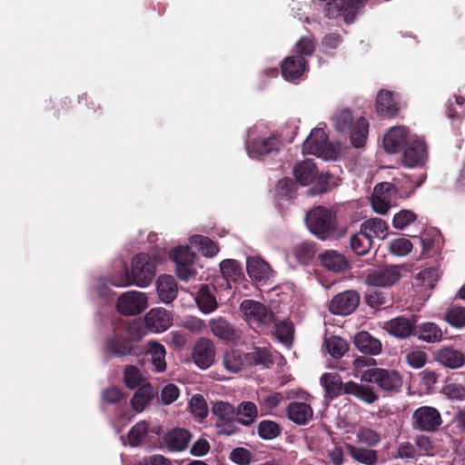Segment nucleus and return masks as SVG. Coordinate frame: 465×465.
I'll return each instance as SVG.
<instances>
[{"instance_id": "nucleus-42", "label": "nucleus", "mask_w": 465, "mask_h": 465, "mask_svg": "<svg viewBox=\"0 0 465 465\" xmlns=\"http://www.w3.org/2000/svg\"><path fill=\"white\" fill-rule=\"evenodd\" d=\"M419 338L430 343L440 341L443 336L440 328L433 322L420 324L419 326Z\"/></svg>"}, {"instance_id": "nucleus-28", "label": "nucleus", "mask_w": 465, "mask_h": 465, "mask_svg": "<svg viewBox=\"0 0 465 465\" xmlns=\"http://www.w3.org/2000/svg\"><path fill=\"white\" fill-rule=\"evenodd\" d=\"M278 139L275 136L271 135L267 138H259L253 141L250 145H248L247 153L250 157L257 158L278 150Z\"/></svg>"}, {"instance_id": "nucleus-31", "label": "nucleus", "mask_w": 465, "mask_h": 465, "mask_svg": "<svg viewBox=\"0 0 465 465\" xmlns=\"http://www.w3.org/2000/svg\"><path fill=\"white\" fill-rule=\"evenodd\" d=\"M209 326L213 335L224 341H234L239 337L231 324L222 317L210 320Z\"/></svg>"}, {"instance_id": "nucleus-32", "label": "nucleus", "mask_w": 465, "mask_h": 465, "mask_svg": "<svg viewBox=\"0 0 465 465\" xmlns=\"http://www.w3.org/2000/svg\"><path fill=\"white\" fill-rule=\"evenodd\" d=\"M220 269L223 277V279L226 282V289L232 288L231 282H236L243 278L242 268L235 260H223L220 263Z\"/></svg>"}, {"instance_id": "nucleus-43", "label": "nucleus", "mask_w": 465, "mask_h": 465, "mask_svg": "<svg viewBox=\"0 0 465 465\" xmlns=\"http://www.w3.org/2000/svg\"><path fill=\"white\" fill-rule=\"evenodd\" d=\"M372 244V240L361 229L351 237V248L357 255L367 253Z\"/></svg>"}, {"instance_id": "nucleus-25", "label": "nucleus", "mask_w": 465, "mask_h": 465, "mask_svg": "<svg viewBox=\"0 0 465 465\" xmlns=\"http://www.w3.org/2000/svg\"><path fill=\"white\" fill-rule=\"evenodd\" d=\"M384 330L394 337L404 339L413 332L414 323L408 318L397 317L385 322Z\"/></svg>"}, {"instance_id": "nucleus-15", "label": "nucleus", "mask_w": 465, "mask_h": 465, "mask_svg": "<svg viewBox=\"0 0 465 465\" xmlns=\"http://www.w3.org/2000/svg\"><path fill=\"white\" fill-rule=\"evenodd\" d=\"M359 302V293L349 290L335 295L330 302L329 310L333 314L349 315L358 307Z\"/></svg>"}, {"instance_id": "nucleus-13", "label": "nucleus", "mask_w": 465, "mask_h": 465, "mask_svg": "<svg viewBox=\"0 0 465 465\" xmlns=\"http://www.w3.org/2000/svg\"><path fill=\"white\" fill-rule=\"evenodd\" d=\"M414 428L423 431H433L442 423L439 411L430 406H422L415 410L412 414Z\"/></svg>"}, {"instance_id": "nucleus-57", "label": "nucleus", "mask_w": 465, "mask_h": 465, "mask_svg": "<svg viewBox=\"0 0 465 465\" xmlns=\"http://www.w3.org/2000/svg\"><path fill=\"white\" fill-rule=\"evenodd\" d=\"M405 359L411 367L420 369L425 365L427 354L423 351L411 349L406 353Z\"/></svg>"}, {"instance_id": "nucleus-8", "label": "nucleus", "mask_w": 465, "mask_h": 465, "mask_svg": "<svg viewBox=\"0 0 465 465\" xmlns=\"http://www.w3.org/2000/svg\"><path fill=\"white\" fill-rule=\"evenodd\" d=\"M361 379L362 381L378 384L383 391H395L402 385V379L398 371L381 368L366 370Z\"/></svg>"}, {"instance_id": "nucleus-33", "label": "nucleus", "mask_w": 465, "mask_h": 465, "mask_svg": "<svg viewBox=\"0 0 465 465\" xmlns=\"http://www.w3.org/2000/svg\"><path fill=\"white\" fill-rule=\"evenodd\" d=\"M107 351L116 356L128 355L133 351V345L130 341L120 333H114L106 341Z\"/></svg>"}, {"instance_id": "nucleus-52", "label": "nucleus", "mask_w": 465, "mask_h": 465, "mask_svg": "<svg viewBox=\"0 0 465 465\" xmlns=\"http://www.w3.org/2000/svg\"><path fill=\"white\" fill-rule=\"evenodd\" d=\"M358 440L369 446H375L381 440V436L374 430L368 427H360L356 431Z\"/></svg>"}, {"instance_id": "nucleus-49", "label": "nucleus", "mask_w": 465, "mask_h": 465, "mask_svg": "<svg viewBox=\"0 0 465 465\" xmlns=\"http://www.w3.org/2000/svg\"><path fill=\"white\" fill-rule=\"evenodd\" d=\"M124 381L126 387L132 390L146 383L141 371L134 366H127L125 368Z\"/></svg>"}, {"instance_id": "nucleus-2", "label": "nucleus", "mask_w": 465, "mask_h": 465, "mask_svg": "<svg viewBox=\"0 0 465 465\" xmlns=\"http://www.w3.org/2000/svg\"><path fill=\"white\" fill-rule=\"evenodd\" d=\"M321 384L324 387L326 393L331 397L343 391L367 403H373L378 399L371 387L353 381L342 383L341 378L337 373H324L321 377Z\"/></svg>"}, {"instance_id": "nucleus-10", "label": "nucleus", "mask_w": 465, "mask_h": 465, "mask_svg": "<svg viewBox=\"0 0 465 465\" xmlns=\"http://www.w3.org/2000/svg\"><path fill=\"white\" fill-rule=\"evenodd\" d=\"M148 307V297L144 292L129 291L124 292L117 300L116 308L124 315H136Z\"/></svg>"}, {"instance_id": "nucleus-24", "label": "nucleus", "mask_w": 465, "mask_h": 465, "mask_svg": "<svg viewBox=\"0 0 465 465\" xmlns=\"http://www.w3.org/2000/svg\"><path fill=\"white\" fill-rule=\"evenodd\" d=\"M213 291L214 287L203 284L195 296V302L199 310L204 314L212 313L218 307Z\"/></svg>"}, {"instance_id": "nucleus-21", "label": "nucleus", "mask_w": 465, "mask_h": 465, "mask_svg": "<svg viewBox=\"0 0 465 465\" xmlns=\"http://www.w3.org/2000/svg\"><path fill=\"white\" fill-rule=\"evenodd\" d=\"M156 291L160 300L164 303L173 302L178 293L175 279L172 275H160L156 281Z\"/></svg>"}, {"instance_id": "nucleus-18", "label": "nucleus", "mask_w": 465, "mask_h": 465, "mask_svg": "<svg viewBox=\"0 0 465 465\" xmlns=\"http://www.w3.org/2000/svg\"><path fill=\"white\" fill-rule=\"evenodd\" d=\"M145 323L152 331L163 332L173 324V316L163 308H153L146 313Z\"/></svg>"}, {"instance_id": "nucleus-29", "label": "nucleus", "mask_w": 465, "mask_h": 465, "mask_svg": "<svg viewBox=\"0 0 465 465\" xmlns=\"http://www.w3.org/2000/svg\"><path fill=\"white\" fill-rule=\"evenodd\" d=\"M156 392L157 391L150 383L142 384L137 388V391L132 398L131 404L133 409L136 412H142L153 399Z\"/></svg>"}, {"instance_id": "nucleus-4", "label": "nucleus", "mask_w": 465, "mask_h": 465, "mask_svg": "<svg viewBox=\"0 0 465 465\" xmlns=\"http://www.w3.org/2000/svg\"><path fill=\"white\" fill-rule=\"evenodd\" d=\"M293 173L296 180L302 185L313 183V187L310 190L312 194L322 193L336 183H331V177L330 174H318L315 163L311 160H305L297 163L293 168Z\"/></svg>"}, {"instance_id": "nucleus-22", "label": "nucleus", "mask_w": 465, "mask_h": 465, "mask_svg": "<svg viewBox=\"0 0 465 465\" xmlns=\"http://www.w3.org/2000/svg\"><path fill=\"white\" fill-rule=\"evenodd\" d=\"M306 69L305 60L301 56L287 57L282 65V74L285 80L295 82L300 79Z\"/></svg>"}, {"instance_id": "nucleus-58", "label": "nucleus", "mask_w": 465, "mask_h": 465, "mask_svg": "<svg viewBox=\"0 0 465 465\" xmlns=\"http://www.w3.org/2000/svg\"><path fill=\"white\" fill-rule=\"evenodd\" d=\"M416 219V215L408 210H401L396 213L392 224L397 229H403Z\"/></svg>"}, {"instance_id": "nucleus-30", "label": "nucleus", "mask_w": 465, "mask_h": 465, "mask_svg": "<svg viewBox=\"0 0 465 465\" xmlns=\"http://www.w3.org/2000/svg\"><path fill=\"white\" fill-rule=\"evenodd\" d=\"M287 413L290 420L299 425H302L312 418L313 412L309 403L293 401L289 404Z\"/></svg>"}, {"instance_id": "nucleus-51", "label": "nucleus", "mask_w": 465, "mask_h": 465, "mask_svg": "<svg viewBox=\"0 0 465 465\" xmlns=\"http://www.w3.org/2000/svg\"><path fill=\"white\" fill-rule=\"evenodd\" d=\"M328 353L333 358H341L347 351L346 341L339 337H330L325 340Z\"/></svg>"}, {"instance_id": "nucleus-20", "label": "nucleus", "mask_w": 465, "mask_h": 465, "mask_svg": "<svg viewBox=\"0 0 465 465\" xmlns=\"http://www.w3.org/2000/svg\"><path fill=\"white\" fill-rule=\"evenodd\" d=\"M427 157L426 146L420 139L413 140L404 150L402 163L407 167L422 165Z\"/></svg>"}, {"instance_id": "nucleus-27", "label": "nucleus", "mask_w": 465, "mask_h": 465, "mask_svg": "<svg viewBox=\"0 0 465 465\" xmlns=\"http://www.w3.org/2000/svg\"><path fill=\"white\" fill-rule=\"evenodd\" d=\"M355 347L364 354L378 355L381 351V342L367 331H360L354 336Z\"/></svg>"}, {"instance_id": "nucleus-38", "label": "nucleus", "mask_w": 465, "mask_h": 465, "mask_svg": "<svg viewBox=\"0 0 465 465\" xmlns=\"http://www.w3.org/2000/svg\"><path fill=\"white\" fill-rule=\"evenodd\" d=\"M376 108L379 113L388 115H394L399 109L397 103L392 97V94L383 90L377 95Z\"/></svg>"}, {"instance_id": "nucleus-47", "label": "nucleus", "mask_w": 465, "mask_h": 465, "mask_svg": "<svg viewBox=\"0 0 465 465\" xmlns=\"http://www.w3.org/2000/svg\"><path fill=\"white\" fill-rule=\"evenodd\" d=\"M149 431V424L145 421L137 422L129 431L128 440L133 447L140 445Z\"/></svg>"}, {"instance_id": "nucleus-26", "label": "nucleus", "mask_w": 465, "mask_h": 465, "mask_svg": "<svg viewBox=\"0 0 465 465\" xmlns=\"http://www.w3.org/2000/svg\"><path fill=\"white\" fill-rule=\"evenodd\" d=\"M191 440V434L184 429H173L169 430L163 437L164 443L170 450H183Z\"/></svg>"}, {"instance_id": "nucleus-16", "label": "nucleus", "mask_w": 465, "mask_h": 465, "mask_svg": "<svg viewBox=\"0 0 465 465\" xmlns=\"http://www.w3.org/2000/svg\"><path fill=\"white\" fill-rule=\"evenodd\" d=\"M192 359L195 365L202 370L211 367L215 360L213 342L207 338L199 339L193 348Z\"/></svg>"}, {"instance_id": "nucleus-5", "label": "nucleus", "mask_w": 465, "mask_h": 465, "mask_svg": "<svg viewBox=\"0 0 465 465\" xmlns=\"http://www.w3.org/2000/svg\"><path fill=\"white\" fill-rule=\"evenodd\" d=\"M240 312L251 327L259 331H263V329L270 327L273 322L272 312L257 301H242L240 304Z\"/></svg>"}, {"instance_id": "nucleus-12", "label": "nucleus", "mask_w": 465, "mask_h": 465, "mask_svg": "<svg viewBox=\"0 0 465 465\" xmlns=\"http://www.w3.org/2000/svg\"><path fill=\"white\" fill-rule=\"evenodd\" d=\"M396 191L390 183H381L373 190L371 206L375 213L386 214L395 203Z\"/></svg>"}, {"instance_id": "nucleus-63", "label": "nucleus", "mask_w": 465, "mask_h": 465, "mask_svg": "<svg viewBox=\"0 0 465 465\" xmlns=\"http://www.w3.org/2000/svg\"><path fill=\"white\" fill-rule=\"evenodd\" d=\"M183 326L193 333H199L204 330L205 323L200 318L190 317L183 322Z\"/></svg>"}, {"instance_id": "nucleus-11", "label": "nucleus", "mask_w": 465, "mask_h": 465, "mask_svg": "<svg viewBox=\"0 0 465 465\" xmlns=\"http://www.w3.org/2000/svg\"><path fill=\"white\" fill-rule=\"evenodd\" d=\"M366 0H331L325 8L326 15L329 18H336L343 15L346 23L353 21L357 12L362 8Z\"/></svg>"}, {"instance_id": "nucleus-45", "label": "nucleus", "mask_w": 465, "mask_h": 465, "mask_svg": "<svg viewBox=\"0 0 465 465\" xmlns=\"http://www.w3.org/2000/svg\"><path fill=\"white\" fill-rule=\"evenodd\" d=\"M213 413L224 422H231L236 416L234 407L225 401H216L213 404Z\"/></svg>"}, {"instance_id": "nucleus-34", "label": "nucleus", "mask_w": 465, "mask_h": 465, "mask_svg": "<svg viewBox=\"0 0 465 465\" xmlns=\"http://www.w3.org/2000/svg\"><path fill=\"white\" fill-rule=\"evenodd\" d=\"M322 264L330 271L340 272L348 267L345 257L336 251H326L320 255Z\"/></svg>"}, {"instance_id": "nucleus-23", "label": "nucleus", "mask_w": 465, "mask_h": 465, "mask_svg": "<svg viewBox=\"0 0 465 465\" xmlns=\"http://www.w3.org/2000/svg\"><path fill=\"white\" fill-rule=\"evenodd\" d=\"M408 138V132L403 126L391 128L384 135L383 144L388 153H395L400 151Z\"/></svg>"}, {"instance_id": "nucleus-7", "label": "nucleus", "mask_w": 465, "mask_h": 465, "mask_svg": "<svg viewBox=\"0 0 465 465\" xmlns=\"http://www.w3.org/2000/svg\"><path fill=\"white\" fill-rule=\"evenodd\" d=\"M334 215L328 208L318 206L306 215L309 230L319 239H328L333 228Z\"/></svg>"}, {"instance_id": "nucleus-17", "label": "nucleus", "mask_w": 465, "mask_h": 465, "mask_svg": "<svg viewBox=\"0 0 465 465\" xmlns=\"http://www.w3.org/2000/svg\"><path fill=\"white\" fill-rule=\"evenodd\" d=\"M246 269L249 277L258 282H267L273 275V270L269 263L260 256H250L246 260Z\"/></svg>"}, {"instance_id": "nucleus-40", "label": "nucleus", "mask_w": 465, "mask_h": 465, "mask_svg": "<svg viewBox=\"0 0 465 465\" xmlns=\"http://www.w3.org/2000/svg\"><path fill=\"white\" fill-rule=\"evenodd\" d=\"M192 246L197 247L203 255L213 257L218 253L219 248L211 239L203 235H193L189 239Z\"/></svg>"}, {"instance_id": "nucleus-61", "label": "nucleus", "mask_w": 465, "mask_h": 465, "mask_svg": "<svg viewBox=\"0 0 465 465\" xmlns=\"http://www.w3.org/2000/svg\"><path fill=\"white\" fill-rule=\"evenodd\" d=\"M210 450V443L204 438L198 439L191 447V454L195 457L206 455Z\"/></svg>"}, {"instance_id": "nucleus-44", "label": "nucleus", "mask_w": 465, "mask_h": 465, "mask_svg": "<svg viewBox=\"0 0 465 465\" xmlns=\"http://www.w3.org/2000/svg\"><path fill=\"white\" fill-rule=\"evenodd\" d=\"M444 320L452 327H465V308L457 305L450 307L445 312Z\"/></svg>"}, {"instance_id": "nucleus-3", "label": "nucleus", "mask_w": 465, "mask_h": 465, "mask_svg": "<svg viewBox=\"0 0 465 465\" xmlns=\"http://www.w3.org/2000/svg\"><path fill=\"white\" fill-rule=\"evenodd\" d=\"M331 121L337 132L350 134L355 147L364 145L369 131V124L364 118L360 117L354 121L350 110L339 109L333 114Z\"/></svg>"}, {"instance_id": "nucleus-39", "label": "nucleus", "mask_w": 465, "mask_h": 465, "mask_svg": "<svg viewBox=\"0 0 465 465\" xmlns=\"http://www.w3.org/2000/svg\"><path fill=\"white\" fill-rule=\"evenodd\" d=\"M224 368L232 373L240 371L246 365L245 355L236 350L227 351L223 361Z\"/></svg>"}, {"instance_id": "nucleus-56", "label": "nucleus", "mask_w": 465, "mask_h": 465, "mask_svg": "<svg viewBox=\"0 0 465 465\" xmlns=\"http://www.w3.org/2000/svg\"><path fill=\"white\" fill-rule=\"evenodd\" d=\"M189 405L191 412L194 416L201 419L206 417L208 412L207 403L202 395H193Z\"/></svg>"}, {"instance_id": "nucleus-62", "label": "nucleus", "mask_w": 465, "mask_h": 465, "mask_svg": "<svg viewBox=\"0 0 465 465\" xmlns=\"http://www.w3.org/2000/svg\"><path fill=\"white\" fill-rule=\"evenodd\" d=\"M122 397V391L115 386H110L102 392L103 400L108 403H116Z\"/></svg>"}, {"instance_id": "nucleus-50", "label": "nucleus", "mask_w": 465, "mask_h": 465, "mask_svg": "<svg viewBox=\"0 0 465 465\" xmlns=\"http://www.w3.org/2000/svg\"><path fill=\"white\" fill-rule=\"evenodd\" d=\"M439 277V272L436 268H427L420 271L415 279L420 286L431 289L435 286Z\"/></svg>"}, {"instance_id": "nucleus-9", "label": "nucleus", "mask_w": 465, "mask_h": 465, "mask_svg": "<svg viewBox=\"0 0 465 465\" xmlns=\"http://www.w3.org/2000/svg\"><path fill=\"white\" fill-rule=\"evenodd\" d=\"M171 258L176 264V275L182 281L187 282L196 275V269L193 266L195 254L186 245H181L170 253Z\"/></svg>"}, {"instance_id": "nucleus-48", "label": "nucleus", "mask_w": 465, "mask_h": 465, "mask_svg": "<svg viewBox=\"0 0 465 465\" xmlns=\"http://www.w3.org/2000/svg\"><path fill=\"white\" fill-rule=\"evenodd\" d=\"M274 335L280 342L289 347L292 341V325L286 321L275 324Z\"/></svg>"}, {"instance_id": "nucleus-55", "label": "nucleus", "mask_w": 465, "mask_h": 465, "mask_svg": "<svg viewBox=\"0 0 465 465\" xmlns=\"http://www.w3.org/2000/svg\"><path fill=\"white\" fill-rule=\"evenodd\" d=\"M252 452L242 447L233 449L229 455L231 461L237 465H249L252 460Z\"/></svg>"}, {"instance_id": "nucleus-14", "label": "nucleus", "mask_w": 465, "mask_h": 465, "mask_svg": "<svg viewBox=\"0 0 465 465\" xmlns=\"http://www.w3.org/2000/svg\"><path fill=\"white\" fill-rule=\"evenodd\" d=\"M402 276V268L391 265L374 269L369 272L367 283L375 287H390L397 282Z\"/></svg>"}, {"instance_id": "nucleus-60", "label": "nucleus", "mask_w": 465, "mask_h": 465, "mask_svg": "<svg viewBox=\"0 0 465 465\" xmlns=\"http://www.w3.org/2000/svg\"><path fill=\"white\" fill-rule=\"evenodd\" d=\"M168 342L175 349H182L187 342L186 335L180 331H173L167 336Z\"/></svg>"}, {"instance_id": "nucleus-35", "label": "nucleus", "mask_w": 465, "mask_h": 465, "mask_svg": "<svg viewBox=\"0 0 465 465\" xmlns=\"http://www.w3.org/2000/svg\"><path fill=\"white\" fill-rule=\"evenodd\" d=\"M361 229L366 234H369L371 240L373 238L383 239L388 230V225L381 218H371L361 223Z\"/></svg>"}, {"instance_id": "nucleus-36", "label": "nucleus", "mask_w": 465, "mask_h": 465, "mask_svg": "<svg viewBox=\"0 0 465 465\" xmlns=\"http://www.w3.org/2000/svg\"><path fill=\"white\" fill-rule=\"evenodd\" d=\"M165 353V349L162 344L156 341L148 343V354L151 356L150 361L158 372L164 371L166 369Z\"/></svg>"}, {"instance_id": "nucleus-37", "label": "nucleus", "mask_w": 465, "mask_h": 465, "mask_svg": "<svg viewBox=\"0 0 465 465\" xmlns=\"http://www.w3.org/2000/svg\"><path fill=\"white\" fill-rule=\"evenodd\" d=\"M239 422L244 426L252 424L258 418L257 406L252 401H242L236 411Z\"/></svg>"}, {"instance_id": "nucleus-1", "label": "nucleus", "mask_w": 465, "mask_h": 465, "mask_svg": "<svg viewBox=\"0 0 465 465\" xmlns=\"http://www.w3.org/2000/svg\"><path fill=\"white\" fill-rule=\"evenodd\" d=\"M164 261L159 252L152 255L148 253H138L132 260L131 272L125 267L124 272L113 281L117 287H124L134 284L140 288L147 287L153 280L158 265Z\"/></svg>"}, {"instance_id": "nucleus-53", "label": "nucleus", "mask_w": 465, "mask_h": 465, "mask_svg": "<svg viewBox=\"0 0 465 465\" xmlns=\"http://www.w3.org/2000/svg\"><path fill=\"white\" fill-rule=\"evenodd\" d=\"M258 434L264 440H272L280 434V427L274 421L262 420L259 424Z\"/></svg>"}, {"instance_id": "nucleus-54", "label": "nucleus", "mask_w": 465, "mask_h": 465, "mask_svg": "<svg viewBox=\"0 0 465 465\" xmlns=\"http://www.w3.org/2000/svg\"><path fill=\"white\" fill-rule=\"evenodd\" d=\"M389 249L397 256H405L412 249V243L406 238H397L390 242Z\"/></svg>"}, {"instance_id": "nucleus-6", "label": "nucleus", "mask_w": 465, "mask_h": 465, "mask_svg": "<svg viewBox=\"0 0 465 465\" xmlns=\"http://www.w3.org/2000/svg\"><path fill=\"white\" fill-rule=\"evenodd\" d=\"M303 153L314 154L324 160L335 159L338 148L331 143L322 128H314L303 143Z\"/></svg>"}, {"instance_id": "nucleus-64", "label": "nucleus", "mask_w": 465, "mask_h": 465, "mask_svg": "<svg viewBox=\"0 0 465 465\" xmlns=\"http://www.w3.org/2000/svg\"><path fill=\"white\" fill-rule=\"evenodd\" d=\"M416 445L420 454L432 455V443L427 436H420L417 438Z\"/></svg>"}, {"instance_id": "nucleus-19", "label": "nucleus", "mask_w": 465, "mask_h": 465, "mask_svg": "<svg viewBox=\"0 0 465 465\" xmlns=\"http://www.w3.org/2000/svg\"><path fill=\"white\" fill-rule=\"evenodd\" d=\"M434 359L442 366L450 369H459L465 364L464 352L449 346L437 350L434 353Z\"/></svg>"}, {"instance_id": "nucleus-59", "label": "nucleus", "mask_w": 465, "mask_h": 465, "mask_svg": "<svg viewBox=\"0 0 465 465\" xmlns=\"http://www.w3.org/2000/svg\"><path fill=\"white\" fill-rule=\"evenodd\" d=\"M179 394L180 390L176 385L173 383L167 384L161 391V401L163 404L169 405L177 400Z\"/></svg>"}, {"instance_id": "nucleus-41", "label": "nucleus", "mask_w": 465, "mask_h": 465, "mask_svg": "<svg viewBox=\"0 0 465 465\" xmlns=\"http://www.w3.org/2000/svg\"><path fill=\"white\" fill-rule=\"evenodd\" d=\"M348 450L352 459L360 463L374 465L377 462L378 455L376 450L351 444L348 445Z\"/></svg>"}, {"instance_id": "nucleus-46", "label": "nucleus", "mask_w": 465, "mask_h": 465, "mask_svg": "<svg viewBox=\"0 0 465 465\" xmlns=\"http://www.w3.org/2000/svg\"><path fill=\"white\" fill-rule=\"evenodd\" d=\"M246 365H267L272 361V355L264 348H254L252 351L245 354Z\"/></svg>"}]
</instances>
